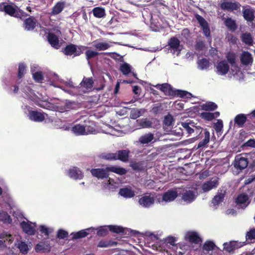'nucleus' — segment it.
I'll use <instances>...</instances> for the list:
<instances>
[{"label": "nucleus", "instance_id": "obj_12", "mask_svg": "<svg viewBox=\"0 0 255 255\" xmlns=\"http://www.w3.org/2000/svg\"><path fill=\"white\" fill-rule=\"evenodd\" d=\"M93 85L94 81L92 77H84L80 84V87L84 93L92 91Z\"/></svg>", "mask_w": 255, "mask_h": 255}, {"label": "nucleus", "instance_id": "obj_30", "mask_svg": "<svg viewBox=\"0 0 255 255\" xmlns=\"http://www.w3.org/2000/svg\"><path fill=\"white\" fill-rule=\"evenodd\" d=\"M186 238L189 241V242L194 244H199L202 240L195 232H189L185 236Z\"/></svg>", "mask_w": 255, "mask_h": 255}, {"label": "nucleus", "instance_id": "obj_57", "mask_svg": "<svg viewBox=\"0 0 255 255\" xmlns=\"http://www.w3.org/2000/svg\"><path fill=\"white\" fill-rule=\"evenodd\" d=\"M85 55L86 59L87 60H90L94 57L98 56L99 55V53L95 51L88 50L86 51Z\"/></svg>", "mask_w": 255, "mask_h": 255}, {"label": "nucleus", "instance_id": "obj_41", "mask_svg": "<svg viewBox=\"0 0 255 255\" xmlns=\"http://www.w3.org/2000/svg\"><path fill=\"white\" fill-rule=\"evenodd\" d=\"M112 46V45L109 42H95V44L94 45V48L98 51H104L107 49H108L110 47Z\"/></svg>", "mask_w": 255, "mask_h": 255}, {"label": "nucleus", "instance_id": "obj_60", "mask_svg": "<svg viewBox=\"0 0 255 255\" xmlns=\"http://www.w3.org/2000/svg\"><path fill=\"white\" fill-rule=\"evenodd\" d=\"M68 236V233L63 229H59L57 233V238L59 239H64Z\"/></svg>", "mask_w": 255, "mask_h": 255}, {"label": "nucleus", "instance_id": "obj_59", "mask_svg": "<svg viewBox=\"0 0 255 255\" xmlns=\"http://www.w3.org/2000/svg\"><path fill=\"white\" fill-rule=\"evenodd\" d=\"M18 247L21 253L23 254H26L27 253L28 248L27 245L25 242H21L18 244Z\"/></svg>", "mask_w": 255, "mask_h": 255}, {"label": "nucleus", "instance_id": "obj_29", "mask_svg": "<svg viewBox=\"0 0 255 255\" xmlns=\"http://www.w3.org/2000/svg\"><path fill=\"white\" fill-rule=\"evenodd\" d=\"M241 61L244 65H251L253 62V58L251 54L248 51H244L241 56Z\"/></svg>", "mask_w": 255, "mask_h": 255}, {"label": "nucleus", "instance_id": "obj_45", "mask_svg": "<svg viewBox=\"0 0 255 255\" xmlns=\"http://www.w3.org/2000/svg\"><path fill=\"white\" fill-rule=\"evenodd\" d=\"M217 105L214 102H208L201 106V109L206 111H214L217 108Z\"/></svg>", "mask_w": 255, "mask_h": 255}, {"label": "nucleus", "instance_id": "obj_34", "mask_svg": "<svg viewBox=\"0 0 255 255\" xmlns=\"http://www.w3.org/2000/svg\"><path fill=\"white\" fill-rule=\"evenodd\" d=\"M243 16L245 20L252 22L255 17V11L253 8H250L245 9L243 11Z\"/></svg>", "mask_w": 255, "mask_h": 255}, {"label": "nucleus", "instance_id": "obj_8", "mask_svg": "<svg viewBox=\"0 0 255 255\" xmlns=\"http://www.w3.org/2000/svg\"><path fill=\"white\" fill-rule=\"evenodd\" d=\"M168 45L170 49L173 50L174 53L177 52V55H179L183 47L180 45V40L175 36H173L168 40Z\"/></svg>", "mask_w": 255, "mask_h": 255}, {"label": "nucleus", "instance_id": "obj_38", "mask_svg": "<svg viewBox=\"0 0 255 255\" xmlns=\"http://www.w3.org/2000/svg\"><path fill=\"white\" fill-rule=\"evenodd\" d=\"M154 139V135L151 132H148L141 135L138 139L139 142L142 144H148Z\"/></svg>", "mask_w": 255, "mask_h": 255}, {"label": "nucleus", "instance_id": "obj_16", "mask_svg": "<svg viewBox=\"0 0 255 255\" xmlns=\"http://www.w3.org/2000/svg\"><path fill=\"white\" fill-rule=\"evenodd\" d=\"M130 150L128 149L119 150L116 152V159L123 162H127L129 160Z\"/></svg>", "mask_w": 255, "mask_h": 255}, {"label": "nucleus", "instance_id": "obj_40", "mask_svg": "<svg viewBox=\"0 0 255 255\" xmlns=\"http://www.w3.org/2000/svg\"><path fill=\"white\" fill-rule=\"evenodd\" d=\"M92 12L94 16L97 18H102L106 15L105 9L102 7H95L93 9Z\"/></svg>", "mask_w": 255, "mask_h": 255}, {"label": "nucleus", "instance_id": "obj_11", "mask_svg": "<svg viewBox=\"0 0 255 255\" xmlns=\"http://www.w3.org/2000/svg\"><path fill=\"white\" fill-rule=\"evenodd\" d=\"M155 199L151 194L144 195L139 199V204L143 207L149 208L154 203Z\"/></svg>", "mask_w": 255, "mask_h": 255}, {"label": "nucleus", "instance_id": "obj_62", "mask_svg": "<svg viewBox=\"0 0 255 255\" xmlns=\"http://www.w3.org/2000/svg\"><path fill=\"white\" fill-rule=\"evenodd\" d=\"M173 122V119L171 115H168L164 117L163 124L166 126H170Z\"/></svg>", "mask_w": 255, "mask_h": 255}, {"label": "nucleus", "instance_id": "obj_17", "mask_svg": "<svg viewBox=\"0 0 255 255\" xmlns=\"http://www.w3.org/2000/svg\"><path fill=\"white\" fill-rule=\"evenodd\" d=\"M219 185L218 178L213 177L210 180L205 182L202 185V190L204 192H208L211 189L217 187Z\"/></svg>", "mask_w": 255, "mask_h": 255}, {"label": "nucleus", "instance_id": "obj_53", "mask_svg": "<svg viewBox=\"0 0 255 255\" xmlns=\"http://www.w3.org/2000/svg\"><path fill=\"white\" fill-rule=\"evenodd\" d=\"M152 125V122L147 119H142L139 122V125L142 128H151Z\"/></svg>", "mask_w": 255, "mask_h": 255}, {"label": "nucleus", "instance_id": "obj_55", "mask_svg": "<svg viewBox=\"0 0 255 255\" xmlns=\"http://www.w3.org/2000/svg\"><path fill=\"white\" fill-rule=\"evenodd\" d=\"M26 66L24 63H20L18 66L17 77L18 79L22 78L25 73Z\"/></svg>", "mask_w": 255, "mask_h": 255}, {"label": "nucleus", "instance_id": "obj_52", "mask_svg": "<svg viewBox=\"0 0 255 255\" xmlns=\"http://www.w3.org/2000/svg\"><path fill=\"white\" fill-rule=\"evenodd\" d=\"M108 228L111 232L117 234L123 233L125 231L124 228L118 226L110 225Z\"/></svg>", "mask_w": 255, "mask_h": 255}, {"label": "nucleus", "instance_id": "obj_42", "mask_svg": "<svg viewBox=\"0 0 255 255\" xmlns=\"http://www.w3.org/2000/svg\"><path fill=\"white\" fill-rule=\"evenodd\" d=\"M72 130L77 135H84L87 134L85 131V127L80 124L75 125L72 127Z\"/></svg>", "mask_w": 255, "mask_h": 255}, {"label": "nucleus", "instance_id": "obj_19", "mask_svg": "<svg viewBox=\"0 0 255 255\" xmlns=\"http://www.w3.org/2000/svg\"><path fill=\"white\" fill-rule=\"evenodd\" d=\"M63 52L65 55L70 56L74 54L75 56H77L81 54V52L77 50V46L73 44L67 45L63 49Z\"/></svg>", "mask_w": 255, "mask_h": 255}, {"label": "nucleus", "instance_id": "obj_51", "mask_svg": "<svg viewBox=\"0 0 255 255\" xmlns=\"http://www.w3.org/2000/svg\"><path fill=\"white\" fill-rule=\"evenodd\" d=\"M215 247L216 245L212 241H206L203 245V250L209 252L213 250Z\"/></svg>", "mask_w": 255, "mask_h": 255}, {"label": "nucleus", "instance_id": "obj_10", "mask_svg": "<svg viewBox=\"0 0 255 255\" xmlns=\"http://www.w3.org/2000/svg\"><path fill=\"white\" fill-rule=\"evenodd\" d=\"M241 6V4L238 1H224L220 5L222 9L228 11L240 10Z\"/></svg>", "mask_w": 255, "mask_h": 255}, {"label": "nucleus", "instance_id": "obj_61", "mask_svg": "<svg viewBox=\"0 0 255 255\" xmlns=\"http://www.w3.org/2000/svg\"><path fill=\"white\" fill-rule=\"evenodd\" d=\"M33 78L37 82H41L43 80V76L41 71H37L33 74Z\"/></svg>", "mask_w": 255, "mask_h": 255}, {"label": "nucleus", "instance_id": "obj_22", "mask_svg": "<svg viewBox=\"0 0 255 255\" xmlns=\"http://www.w3.org/2000/svg\"><path fill=\"white\" fill-rule=\"evenodd\" d=\"M51 249V246L49 243L46 241L40 242L35 247V250L37 253H48L50 252Z\"/></svg>", "mask_w": 255, "mask_h": 255}, {"label": "nucleus", "instance_id": "obj_46", "mask_svg": "<svg viewBox=\"0 0 255 255\" xmlns=\"http://www.w3.org/2000/svg\"><path fill=\"white\" fill-rule=\"evenodd\" d=\"M197 64L198 68L201 70L206 69L208 68L210 66L209 60L205 58L199 60L197 62Z\"/></svg>", "mask_w": 255, "mask_h": 255}, {"label": "nucleus", "instance_id": "obj_58", "mask_svg": "<svg viewBox=\"0 0 255 255\" xmlns=\"http://www.w3.org/2000/svg\"><path fill=\"white\" fill-rule=\"evenodd\" d=\"M200 117L205 120L211 121L214 119V116L212 113L203 112L200 114Z\"/></svg>", "mask_w": 255, "mask_h": 255}, {"label": "nucleus", "instance_id": "obj_44", "mask_svg": "<svg viewBox=\"0 0 255 255\" xmlns=\"http://www.w3.org/2000/svg\"><path fill=\"white\" fill-rule=\"evenodd\" d=\"M99 157L102 159L109 161L116 160V152H103L100 154Z\"/></svg>", "mask_w": 255, "mask_h": 255}, {"label": "nucleus", "instance_id": "obj_37", "mask_svg": "<svg viewBox=\"0 0 255 255\" xmlns=\"http://www.w3.org/2000/svg\"><path fill=\"white\" fill-rule=\"evenodd\" d=\"M0 239H2L0 240V250H2L6 247L5 245L6 242L11 244L13 241L12 236L10 234H6L5 236H0Z\"/></svg>", "mask_w": 255, "mask_h": 255}, {"label": "nucleus", "instance_id": "obj_26", "mask_svg": "<svg viewBox=\"0 0 255 255\" xmlns=\"http://www.w3.org/2000/svg\"><path fill=\"white\" fill-rule=\"evenodd\" d=\"M250 116V115H246L244 114L236 115L234 118L235 125H236L239 128L243 127L244 124L248 121V117Z\"/></svg>", "mask_w": 255, "mask_h": 255}, {"label": "nucleus", "instance_id": "obj_3", "mask_svg": "<svg viewBox=\"0 0 255 255\" xmlns=\"http://www.w3.org/2000/svg\"><path fill=\"white\" fill-rule=\"evenodd\" d=\"M248 193L249 194L246 193H240L235 199V203L242 209H245L251 203V198L254 194V190H249Z\"/></svg>", "mask_w": 255, "mask_h": 255}, {"label": "nucleus", "instance_id": "obj_5", "mask_svg": "<svg viewBox=\"0 0 255 255\" xmlns=\"http://www.w3.org/2000/svg\"><path fill=\"white\" fill-rule=\"evenodd\" d=\"M195 123L193 121L188 119L185 122H181L179 129L181 131H178V134L182 135L187 134L188 135H191L194 133V129L195 127Z\"/></svg>", "mask_w": 255, "mask_h": 255}, {"label": "nucleus", "instance_id": "obj_13", "mask_svg": "<svg viewBox=\"0 0 255 255\" xmlns=\"http://www.w3.org/2000/svg\"><path fill=\"white\" fill-rule=\"evenodd\" d=\"M176 239L174 237L169 236L167 237L160 245L159 246V250L161 252H167V249L170 248V246H175Z\"/></svg>", "mask_w": 255, "mask_h": 255}, {"label": "nucleus", "instance_id": "obj_23", "mask_svg": "<svg viewBox=\"0 0 255 255\" xmlns=\"http://www.w3.org/2000/svg\"><path fill=\"white\" fill-rule=\"evenodd\" d=\"M243 245L237 241H231L229 243H225L223 244L224 250L228 252L231 253L235 250L241 248Z\"/></svg>", "mask_w": 255, "mask_h": 255}, {"label": "nucleus", "instance_id": "obj_27", "mask_svg": "<svg viewBox=\"0 0 255 255\" xmlns=\"http://www.w3.org/2000/svg\"><path fill=\"white\" fill-rule=\"evenodd\" d=\"M177 196L178 193L176 190H168L163 194L162 200L166 202H171L174 200Z\"/></svg>", "mask_w": 255, "mask_h": 255}, {"label": "nucleus", "instance_id": "obj_33", "mask_svg": "<svg viewBox=\"0 0 255 255\" xmlns=\"http://www.w3.org/2000/svg\"><path fill=\"white\" fill-rule=\"evenodd\" d=\"M66 2L64 1L57 2L52 7L51 14L55 15L59 14L64 8Z\"/></svg>", "mask_w": 255, "mask_h": 255}, {"label": "nucleus", "instance_id": "obj_63", "mask_svg": "<svg viewBox=\"0 0 255 255\" xmlns=\"http://www.w3.org/2000/svg\"><path fill=\"white\" fill-rule=\"evenodd\" d=\"M223 128V122L221 120H218L216 123L214 124V128L217 132L220 131Z\"/></svg>", "mask_w": 255, "mask_h": 255}, {"label": "nucleus", "instance_id": "obj_1", "mask_svg": "<svg viewBox=\"0 0 255 255\" xmlns=\"http://www.w3.org/2000/svg\"><path fill=\"white\" fill-rule=\"evenodd\" d=\"M92 175L98 179H104L109 177V172H112L120 175H125L128 171L122 167L111 166L104 168H92L90 170Z\"/></svg>", "mask_w": 255, "mask_h": 255}, {"label": "nucleus", "instance_id": "obj_39", "mask_svg": "<svg viewBox=\"0 0 255 255\" xmlns=\"http://www.w3.org/2000/svg\"><path fill=\"white\" fill-rule=\"evenodd\" d=\"M241 39L243 42L249 46H252L253 44L254 40L252 36L250 33L245 32L242 34Z\"/></svg>", "mask_w": 255, "mask_h": 255}, {"label": "nucleus", "instance_id": "obj_31", "mask_svg": "<svg viewBox=\"0 0 255 255\" xmlns=\"http://www.w3.org/2000/svg\"><path fill=\"white\" fill-rule=\"evenodd\" d=\"M226 192L225 190H221L220 192L218 191L216 195L212 199V203L214 206L219 205L223 202Z\"/></svg>", "mask_w": 255, "mask_h": 255}, {"label": "nucleus", "instance_id": "obj_49", "mask_svg": "<svg viewBox=\"0 0 255 255\" xmlns=\"http://www.w3.org/2000/svg\"><path fill=\"white\" fill-rule=\"evenodd\" d=\"M246 241L249 243H252L253 240H255V229H251L247 232L246 235Z\"/></svg>", "mask_w": 255, "mask_h": 255}, {"label": "nucleus", "instance_id": "obj_15", "mask_svg": "<svg viewBox=\"0 0 255 255\" xmlns=\"http://www.w3.org/2000/svg\"><path fill=\"white\" fill-rule=\"evenodd\" d=\"M37 23V19L31 16L23 21V27L27 31H32L35 29Z\"/></svg>", "mask_w": 255, "mask_h": 255}, {"label": "nucleus", "instance_id": "obj_32", "mask_svg": "<svg viewBox=\"0 0 255 255\" xmlns=\"http://www.w3.org/2000/svg\"><path fill=\"white\" fill-rule=\"evenodd\" d=\"M181 198L184 201L190 203L195 199V195L192 190H186L182 194Z\"/></svg>", "mask_w": 255, "mask_h": 255}, {"label": "nucleus", "instance_id": "obj_25", "mask_svg": "<svg viewBox=\"0 0 255 255\" xmlns=\"http://www.w3.org/2000/svg\"><path fill=\"white\" fill-rule=\"evenodd\" d=\"M216 68L218 74L224 75L229 72L230 67L225 60H222L218 63Z\"/></svg>", "mask_w": 255, "mask_h": 255}, {"label": "nucleus", "instance_id": "obj_24", "mask_svg": "<svg viewBox=\"0 0 255 255\" xmlns=\"http://www.w3.org/2000/svg\"><path fill=\"white\" fill-rule=\"evenodd\" d=\"M28 117L30 120L36 122H41L45 119V117L42 113L32 110L29 111Z\"/></svg>", "mask_w": 255, "mask_h": 255}, {"label": "nucleus", "instance_id": "obj_4", "mask_svg": "<svg viewBox=\"0 0 255 255\" xmlns=\"http://www.w3.org/2000/svg\"><path fill=\"white\" fill-rule=\"evenodd\" d=\"M4 12L11 17L20 19L22 16L27 15V14L20 9L18 6L12 2L9 4H6Z\"/></svg>", "mask_w": 255, "mask_h": 255}, {"label": "nucleus", "instance_id": "obj_50", "mask_svg": "<svg viewBox=\"0 0 255 255\" xmlns=\"http://www.w3.org/2000/svg\"><path fill=\"white\" fill-rule=\"evenodd\" d=\"M179 97L180 98H191L192 94L186 91L180 90H175L174 96Z\"/></svg>", "mask_w": 255, "mask_h": 255}, {"label": "nucleus", "instance_id": "obj_35", "mask_svg": "<svg viewBox=\"0 0 255 255\" xmlns=\"http://www.w3.org/2000/svg\"><path fill=\"white\" fill-rule=\"evenodd\" d=\"M117 244L118 243L117 242L113 241L111 240L103 239L98 242L97 246L98 248H108L117 246Z\"/></svg>", "mask_w": 255, "mask_h": 255}, {"label": "nucleus", "instance_id": "obj_6", "mask_svg": "<svg viewBox=\"0 0 255 255\" xmlns=\"http://www.w3.org/2000/svg\"><path fill=\"white\" fill-rule=\"evenodd\" d=\"M80 105L79 103L75 101L66 100L64 105L58 107V109L59 112L61 113H64L72 110H77L80 108Z\"/></svg>", "mask_w": 255, "mask_h": 255}, {"label": "nucleus", "instance_id": "obj_28", "mask_svg": "<svg viewBox=\"0 0 255 255\" xmlns=\"http://www.w3.org/2000/svg\"><path fill=\"white\" fill-rule=\"evenodd\" d=\"M47 40L51 45L56 49L59 47V40L58 36L53 33L49 32L47 36Z\"/></svg>", "mask_w": 255, "mask_h": 255}, {"label": "nucleus", "instance_id": "obj_18", "mask_svg": "<svg viewBox=\"0 0 255 255\" xmlns=\"http://www.w3.org/2000/svg\"><path fill=\"white\" fill-rule=\"evenodd\" d=\"M155 87L163 92L165 95L174 96L175 90L168 83L157 84Z\"/></svg>", "mask_w": 255, "mask_h": 255}, {"label": "nucleus", "instance_id": "obj_56", "mask_svg": "<svg viewBox=\"0 0 255 255\" xmlns=\"http://www.w3.org/2000/svg\"><path fill=\"white\" fill-rule=\"evenodd\" d=\"M141 115V111L137 109H133L131 110L130 112V118L132 119H136Z\"/></svg>", "mask_w": 255, "mask_h": 255}, {"label": "nucleus", "instance_id": "obj_7", "mask_svg": "<svg viewBox=\"0 0 255 255\" xmlns=\"http://www.w3.org/2000/svg\"><path fill=\"white\" fill-rule=\"evenodd\" d=\"M195 18L201 26L204 34L207 37H210L211 32L207 21L200 15L196 14Z\"/></svg>", "mask_w": 255, "mask_h": 255}, {"label": "nucleus", "instance_id": "obj_64", "mask_svg": "<svg viewBox=\"0 0 255 255\" xmlns=\"http://www.w3.org/2000/svg\"><path fill=\"white\" fill-rule=\"evenodd\" d=\"M108 234V231L106 227H101L97 231V235L100 237H104Z\"/></svg>", "mask_w": 255, "mask_h": 255}, {"label": "nucleus", "instance_id": "obj_43", "mask_svg": "<svg viewBox=\"0 0 255 255\" xmlns=\"http://www.w3.org/2000/svg\"><path fill=\"white\" fill-rule=\"evenodd\" d=\"M225 25L230 30L232 31H235L237 29V25L236 21L231 17L227 18L225 20Z\"/></svg>", "mask_w": 255, "mask_h": 255}, {"label": "nucleus", "instance_id": "obj_21", "mask_svg": "<svg viewBox=\"0 0 255 255\" xmlns=\"http://www.w3.org/2000/svg\"><path fill=\"white\" fill-rule=\"evenodd\" d=\"M69 176L75 180L82 179L84 177L83 173L77 167H73L68 170Z\"/></svg>", "mask_w": 255, "mask_h": 255}, {"label": "nucleus", "instance_id": "obj_2", "mask_svg": "<svg viewBox=\"0 0 255 255\" xmlns=\"http://www.w3.org/2000/svg\"><path fill=\"white\" fill-rule=\"evenodd\" d=\"M194 135L196 136L194 137L196 139L202 138L204 137V139L200 141L197 145V148H201L204 147L210 141V132L207 129H204L199 126H197L196 123L195 127L193 128Z\"/></svg>", "mask_w": 255, "mask_h": 255}, {"label": "nucleus", "instance_id": "obj_48", "mask_svg": "<svg viewBox=\"0 0 255 255\" xmlns=\"http://www.w3.org/2000/svg\"><path fill=\"white\" fill-rule=\"evenodd\" d=\"M120 70L123 75H127L131 72V67L128 64L125 63L121 65Z\"/></svg>", "mask_w": 255, "mask_h": 255}, {"label": "nucleus", "instance_id": "obj_47", "mask_svg": "<svg viewBox=\"0 0 255 255\" xmlns=\"http://www.w3.org/2000/svg\"><path fill=\"white\" fill-rule=\"evenodd\" d=\"M129 166L134 171H140L143 169L141 161L136 162L131 160L130 161Z\"/></svg>", "mask_w": 255, "mask_h": 255}, {"label": "nucleus", "instance_id": "obj_9", "mask_svg": "<svg viewBox=\"0 0 255 255\" xmlns=\"http://www.w3.org/2000/svg\"><path fill=\"white\" fill-rule=\"evenodd\" d=\"M248 160L247 158L238 155L235 157L233 165L236 169L242 170L248 166Z\"/></svg>", "mask_w": 255, "mask_h": 255}, {"label": "nucleus", "instance_id": "obj_36", "mask_svg": "<svg viewBox=\"0 0 255 255\" xmlns=\"http://www.w3.org/2000/svg\"><path fill=\"white\" fill-rule=\"evenodd\" d=\"M119 194L126 198H130L134 196V191L128 188H123L120 189Z\"/></svg>", "mask_w": 255, "mask_h": 255}, {"label": "nucleus", "instance_id": "obj_14", "mask_svg": "<svg viewBox=\"0 0 255 255\" xmlns=\"http://www.w3.org/2000/svg\"><path fill=\"white\" fill-rule=\"evenodd\" d=\"M95 228H89L85 230H82L77 232H73L71 234L72 240H77L87 237L92 232H94Z\"/></svg>", "mask_w": 255, "mask_h": 255}, {"label": "nucleus", "instance_id": "obj_54", "mask_svg": "<svg viewBox=\"0 0 255 255\" xmlns=\"http://www.w3.org/2000/svg\"><path fill=\"white\" fill-rule=\"evenodd\" d=\"M226 58L228 61L231 64L234 65L236 63V55L235 53L232 52H229L226 55Z\"/></svg>", "mask_w": 255, "mask_h": 255}, {"label": "nucleus", "instance_id": "obj_20", "mask_svg": "<svg viewBox=\"0 0 255 255\" xmlns=\"http://www.w3.org/2000/svg\"><path fill=\"white\" fill-rule=\"evenodd\" d=\"M20 227L23 231L29 235H34L36 231L34 226L32 225V223L26 222L24 221L20 223Z\"/></svg>", "mask_w": 255, "mask_h": 255}]
</instances>
